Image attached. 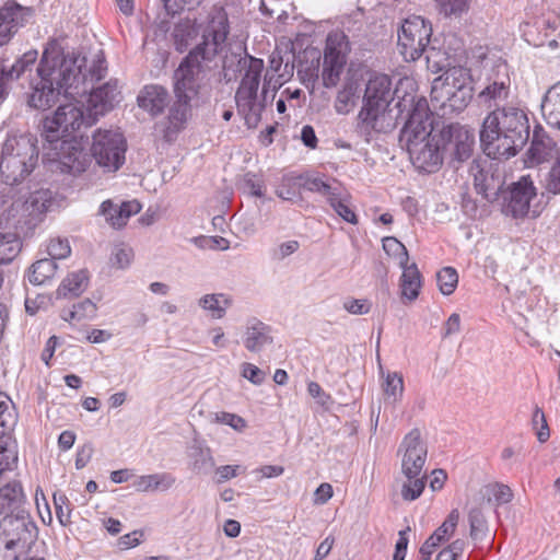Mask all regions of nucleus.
I'll return each mask as SVG.
<instances>
[{
	"mask_svg": "<svg viewBox=\"0 0 560 560\" xmlns=\"http://www.w3.org/2000/svg\"><path fill=\"white\" fill-rule=\"evenodd\" d=\"M229 34L226 14L222 9L213 10L203 30V42L189 50L173 73L174 101L171 103L168 90L160 84H147L139 92L138 106L150 116L158 117L168 107L162 122L164 141H175L186 128L192 102L200 94L202 74L217 67V57L223 51Z\"/></svg>",
	"mask_w": 560,
	"mask_h": 560,
	"instance_id": "obj_1",
	"label": "nucleus"
},
{
	"mask_svg": "<svg viewBox=\"0 0 560 560\" xmlns=\"http://www.w3.org/2000/svg\"><path fill=\"white\" fill-rule=\"evenodd\" d=\"M399 141L405 143L412 165L420 173L431 174L441 168L446 153L457 162L467 161L472 153L475 137L458 122L438 129L428 101L420 97L412 104Z\"/></svg>",
	"mask_w": 560,
	"mask_h": 560,
	"instance_id": "obj_2",
	"label": "nucleus"
},
{
	"mask_svg": "<svg viewBox=\"0 0 560 560\" xmlns=\"http://www.w3.org/2000/svg\"><path fill=\"white\" fill-rule=\"evenodd\" d=\"M80 62L74 58H60L59 54L50 56L45 49L37 66V79L31 82L27 105L34 109L51 108L61 95L79 94L83 80Z\"/></svg>",
	"mask_w": 560,
	"mask_h": 560,
	"instance_id": "obj_3",
	"label": "nucleus"
},
{
	"mask_svg": "<svg viewBox=\"0 0 560 560\" xmlns=\"http://www.w3.org/2000/svg\"><path fill=\"white\" fill-rule=\"evenodd\" d=\"M394 98L392 79L387 74L372 75L366 85L362 107L358 114V131L366 139L372 132H381L380 120Z\"/></svg>",
	"mask_w": 560,
	"mask_h": 560,
	"instance_id": "obj_4",
	"label": "nucleus"
},
{
	"mask_svg": "<svg viewBox=\"0 0 560 560\" xmlns=\"http://www.w3.org/2000/svg\"><path fill=\"white\" fill-rule=\"evenodd\" d=\"M401 457V471L407 478L401 490H424L427 486V475L422 474L427 460V444L421 439V432L415 428L408 432L397 451Z\"/></svg>",
	"mask_w": 560,
	"mask_h": 560,
	"instance_id": "obj_5",
	"label": "nucleus"
},
{
	"mask_svg": "<svg viewBox=\"0 0 560 560\" xmlns=\"http://www.w3.org/2000/svg\"><path fill=\"white\" fill-rule=\"evenodd\" d=\"M397 35L399 52L406 61H416L424 55L427 62H431L435 47L430 46L432 25L428 20L419 15L405 19Z\"/></svg>",
	"mask_w": 560,
	"mask_h": 560,
	"instance_id": "obj_6",
	"label": "nucleus"
},
{
	"mask_svg": "<svg viewBox=\"0 0 560 560\" xmlns=\"http://www.w3.org/2000/svg\"><path fill=\"white\" fill-rule=\"evenodd\" d=\"M501 120H495V126H503V137L501 138V148L505 159L515 156L528 142L530 126L528 115L525 109L514 105L498 107Z\"/></svg>",
	"mask_w": 560,
	"mask_h": 560,
	"instance_id": "obj_7",
	"label": "nucleus"
},
{
	"mask_svg": "<svg viewBox=\"0 0 560 560\" xmlns=\"http://www.w3.org/2000/svg\"><path fill=\"white\" fill-rule=\"evenodd\" d=\"M127 140L115 130L97 129L92 136L91 159L104 173L117 172L126 162Z\"/></svg>",
	"mask_w": 560,
	"mask_h": 560,
	"instance_id": "obj_8",
	"label": "nucleus"
},
{
	"mask_svg": "<svg viewBox=\"0 0 560 560\" xmlns=\"http://www.w3.org/2000/svg\"><path fill=\"white\" fill-rule=\"evenodd\" d=\"M32 164L37 158L36 147L26 137L7 139L0 154V175L5 184H18L19 177L30 173L25 156Z\"/></svg>",
	"mask_w": 560,
	"mask_h": 560,
	"instance_id": "obj_9",
	"label": "nucleus"
},
{
	"mask_svg": "<svg viewBox=\"0 0 560 560\" xmlns=\"http://www.w3.org/2000/svg\"><path fill=\"white\" fill-rule=\"evenodd\" d=\"M347 37L342 33H330L324 49L322 82L324 88H336L347 62Z\"/></svg>",
	"mask_w": 560,
	"mask_h": 560,
	"instance_id": "obj_10",
	"label": "nucleus"
},
{
	"mask_svg": "<svg viewBox=\"0 0 560 560\" xmlns=\"http://www.w3.org/2000/svg\"><path fill=\"white\" fill-rule=\"evenodd\" d=\"M88 137L73 135L62 139L57 149V163L61 173L78 176L84 173L90 166L92 159L86 151Z\"/></svg>",
	"mask_w": 560,
	"mask_h": 560,
	"instance_id": "obj_11",
	"label": "nucleus"
},
{
	"mask_svg": "<svg viewBox=\"0 0 560 560\" xmlns=\"http://www.w3.org/2000/svg\"><path fill=\"white\" fill-rule=\"evenodd\" d=\"M537 196V188L529 175L521 176L512 183L508 190L502 191L501 211L513 219L528 215L530 201Z\"/></svg>",
	"mask_w": 560,
	"mask_h": 560,
	"instance_id": "obj_12",
	"label": "nucleus"
},
{
	"mask_svg": "<svg viewBox=\"0 0 560 560\" xmlns=\"http://www.w3.org/2000/svg\"><path fill=\"white\" fill-rule=\"evenodd\" d=\"M492 71L493 74L487 78L486 86L478 93L479 103L489 108L505 101L511 86L509 66L504 60L498 59Z\"/></svg>",
	"mask_w": 560,
	"mask_h": 560,
	"instance_id": "obj_13",
	"label": "nucleus"
},
{
	"mask_svg": "<svg viewBox=\"0 0 560 560\" xmlns=\"http://www.w3.org/2000/svg\"><path fill=\"white\" fill-rule=\"evenodd\" d=\"M32 15V8L24 7L14 0L7 1L0 8V47L10 43Z\"/></svg>",
	"mask_w": 560,
	"mask_h": 560,
	"instance_id": "obj_14",
	"label": "nucleus"
},
{
	"mask_svg": "<svg viewBox=\"0 0 560 560\" xmlns=\"http://www.w3.org/2000/svg\"><path fill=\"white\" fill-rule=\"evenodd\" d=\"M52 201V191L48 188L35 189L28 194L21 205V217L28 230L35 229L42 222Z\"/></svg>",
	"mask_w": 560,
	"mask_h": 560,
	"instance_id": "obj_15",
	"label": "nucleus"
},
{
	"mask_svg": "<svg viewBox=\"0 0 560 560\" xmlns=\"http://www.w3.org/2000/svg\"><path fill=\"white\" fill-rule=\"evenodd\" d=\"M495 120H501L498 107L485 117L479 138L485 154L492 160H501L505 159V154L497 145L502 144L501 138L503 137L504 129L501 124L495 126Z\"/></svg>",
	"mask_w": 560,
	"mask_h": 560,
	"instance_id": "obj_16",
	"label": "nucleus"
},
{
	"mask_svg": "<svg viewBox=\"0 0 560 560\" xmlns=\"http://www.w3.org/2000/svg\"><path fill=\"white\" fill-rule=\"evenodd\" d=\"M60 58H74L80 62V72L82 73L83 80L79 85V94H84L89 91V84L101 81L107 74V62L103 50H98L91 65L88 67L86 58L74 52L65 55L62 51L58 52Z\"/></svg>",
	"mask_w": 560,
	"mask_h": 560,
	"instance_id": "obj_17",
	"label": "nucleus"
},
{
	"mask_svg": "<svg viewBox=\"0 0 560 560\" xmlns=\"http://www.w3.org/2000/svg\"><path fill=\"white\" fill-rule=\"evenodd\" d=\"M120 101V92L118 91L117 81L109 80L103 85L93 89L88 97V110L98 116L105 115L112 110Z\"/></svg>",
	"mask_w": 560,
	"mask_h": 560,
	"instance_id": "obj_18",
	"label": "nucleus"
},
{
	"mask_svg": "<svg viewBox=\"0 0 560 560\" xmlns=\"http://www.w3.org/2000/svg\"><path fill=\"white\" fill-rule=\"evenodd\" d=\"M215 9H222L224 11V13L226 14L228 22L230 23L225 9L220 5H213L211 8V10L209 11V13L207 15L206 22L203 24H201L200 26L197 25L196 19L186 18V19L180 20L178 23L175 24L174 31H173L174 45H175V49L177 51H179V52L186 51L188 49V47L192 44V42L197 38L199 32H201V42L200 43L203 42V30L206 28V26L209 22L211 13Z\"/></svg>",
	"mask_w": 560,
	"mask_h": 560,
	"instance_id": "obj_19",
	"label": "nucleus"
},
{
	"mask_svg": "<svg viewBox=\"0 0 560 560\" xmlns=\"http://www.w3.org/2000/svg\"><path fill=\"white\" fill-rule=\"evenodd\" d=\"M257 93L258 90L244 86H238L235 92L237 112L244 117L245 125L248 128H253L258 125L261 119V113L265 108V104L257 101Z\"/></svg>",
	"mask_w": 560,
	"mask_h": 560,
	"instance_id": "obj_20",
	"label": "nucleus"
},
{
	"mask_svg": "<svg viewBox=\"0 0 560 560\" xmlns=\"http://www.w3.org/2000/svg\"><path fill=\"white\" fill-rule=\"evenodd\" d=\"M57 116L60 117L63 124V132H67L70 138L73 135H81L82 127H91L96 122L95 115L90 110H84L82 107L74 104H63L57 108Z\"/></svg>",
	"mask_w": 560,
	"mask_h": 560,
	"instance_id": "obj_21",
	"label": "nucleus"
},
{
	"mask_svg": "<svg viewBox=\"0 0 560 560\" xmlns=\"http://www.w3.org/2000/svg\"><path fill=\"white\" fill-rule=\"evenodd\" d=\"M32 528H35V524L31 521L24 505L19 506L14 514L11 513L3 516L0 522V529L11 537L15 544L22 539L25 540L26 534H30Z\"/></svg>",
	"mask_w": 560,
	"mask_h": 560,
	"instance_id": "obj_22",
	"label": "nucleus"
},
{
	"mask_svg": "<svg viewBox=\"0 0 560 560\" xmlns=\"http://www.w3.org/2000/svg\"><path fill=\"white\" fill-rule=\"evenodd\" d=\"M141 208L137 200L124 201L120 206H117L108 199L101 203L100 213L113 228L120 229L127 224L130 217L139 213Z\"/></svg>",
	"mask_w": 560,
	"mask_h": 560,
	"instance_id": "obj_23",
	"label": "nucleus"
},
{
	"mask_svg": "<svg viewBox=\"0 0 560 560\" xmlns=\"http://www.w3.org/2000/svg\"><path fill=\"white\" fill-rule=\"evenodd\" d=\"M273 342L272 328L257 318L247 320L243 336L244 347L250 352H260Z\"/></svg>",
	"mask_w": 560,
	"mask_h": 560,
	"instance_id": "obj_24",
	"label": "nucleus"
},
{
	"mask_svg": "<svg viewBox=\"0 0 560 560\" xmlns=\"http://www.w3.org/2000/svg\"><path fill=\"white\" fill-rule=\"evenodd\" d=\"M558 18L539 16L533 22H526L523 26L524 39L534 47H541L546 44L549 34L558 28Z\"/></svg>",
	"mask_w": 560,
	"mask_h": 560,
	"instance_id": "obj_25",
	"label": "nucleus"
},
{
	"mask_svg": "<svg viewBox=\"0 0 560 560\" xmlns=\"http://www.w3.org/2000/svg\"><path fill=\"white\" fill-rule=\"evenodd\" d=\"M503 185L504 183L500 176L483 168L478 170L474 175L476 192L489 202H493L498 199L500 194L502 195Z\"/></svg>",
	"mask_w": 560,
	"mask_h": 560,
	"instance_id": "obj_26",
	"label": "nucleus"
},
{
	"mask_svg": "<svg viewBox=\"0 0 560 560\" xmlns=\"http://www.w3.org/2000/svg\"><path fill=\"white\" fill-rule=\"evenodd\" d=\"M325 176H311L307 174H300L295 176L294 185H300L301 189L310 192H317L326 198L328 201L330 197L337 195V190L340 189L341 184L331 179V183L324 179Z\"/></svg>",
	"mask_w": 560,
	"mask_h": 560,
	"instance_id": "obj_27",
	"label": "nucleus"
},
{
	"mask_svg": "<svg viewBox=\"0 0 560 560\" xmlns=\"http://www.w3.org/2000/svg\"><path fill=\"white\" fill-rule=\"evenodd\" d=\"M460 86L462 89L457 90L447 88L444 93H439L440 102H435L433 105L444 109L450 108L451 112L459 113L463 110L472 98V86Z\"/></svg>",
	"mask_w": 560,
	"mask_h": 560,
	"instance_id": "obj_28",
	"label": "nucleus"
},
{
	"mask_svg": "<svg viewBox=\"0 0 560 560\" xmlns=\"http://www.w3.org/2000/svg\"><path fill=\"white\" fill-rule=\"evenodd\" d=\"M89 285V271L81 269L69 273L59 284L56 294L58 299L77 298L81 295Z\"/></svg>",
	"mask_w": 560,
	"mask_h": 560,
	"instance_id": "obj_29",
	"label": "nucleus"
},
{
	"mask_svg": "<svg viewBox=\"0 0 560 560\" xmlns=\"http://www.w3.org/2000/svg\"><path fill=\"white\" fill-rule=\"evenodd\" d=\"M305 52L298 66V77L301 83L307 89H314L319 79L320 56L318 52Z\"/></svg>",
	"mask_w": 560,
	"mask_h": 560,
	"instance_id": "obj_30",
	"label": "nucleus"
},
{
	"mask_svg": "<svg viewBox=\"0 0 560 560\" xmlns=\"http://www.w3.org/2000/svg\"><path fill=\"white\" fill-rule=\"evenodd\" d=\"M400 267L402 268L400 278L401 296L408 301H415L419 296L422 285L421 273L415 262Z\"/></svg>",
	"mask_w": 560,
	"mask_h": 560,
	"instance_id": "obj_31",
	"label": "nucleus"
},
{
	"mask_svg": "<svg viewBox=\"0 0 560 560\" xmlns=\"http://www.w3.org/2000/svg\"><path fill=\"white\" fill-rule=\"evenodd\" d=\"M471 86V77L467 69L464 68H454L452 69L445 81L442 83L441 88H438L436 84L432 86L431 90V102L432 103H439L440 96H438L439 93H444L447 91V88L451 89H462V86Z\"/></svg>",
	"mask_w": 560,
	"mask_h": 560,
	"instance_id": "obj_32",
	"label": "nucleus"
},
{
	"mask_svg": "<svg viewBox=\"0 0 560 560\" xmlns=\"http://www.w3.org/2000/svg\"><path fill=\"white\" fill-rule=\"evenodd\" d=\"M238 62L243 63L245 69L244 75L238 86L253 88L254 90H258L261 73L265 68L264 60L246 54L245 57L241 58Z\"/></svg>",
	"mask_w": 560,
	"mask_h": 560,
	"instance_id": "obj_33",
	"label": "nucleus"
},
{
	"mask_svg": "<svg viewBox=\"0 0 560 560\" xmlns=\"http://www.w3.org/2000/svg\"><path fill=\"white\" fill-rule=\"evenodd\" d=\"M336 192L337 195L330 197L327 202L343 221L353 225L358 224L359 219L351 203V196L342 186Z\"/></svg>",
	"mask_w": 560,
	"mask_h": 560,
	"instance_id": "obj_34",
	"label": "nucleus"
},
{
	"mask_svg": "<svg viewBox=\"0 0 560 560\" xmlns=\"http://www.w3.org/2000/svg\"><path fill=\"white\" fill-rule=\"evenodd\" d=\"M57 268L58 266L52 259H38L30 267L27 279L34 285L45 284L55 277Z\"/></svg>",
	"mask_w": 560,
	"mask_h": 560,
	"instance_id": "obj_35",
	"label": "nucleus"
},
{
	"mask_svg": "<svg viewBox=\"0 0 560 560\" xmlns=\"http://www.w3.org/2000/svg\"><path fill=\"white\" fill-rule=\"evenodd\" d=\"M38 57V52L35 49L27 50L22 56H20L10 67L5 65H1V70H4V73L9 80L12 82L20 79L27 71H32L33 66L35 65Z\"/></svg>",
	"mask_w": 560,
	"mask_h": 560,
	"instance_id": "obj_36",
	"label": "nucleus"
},
{
	"mask_svg": "<svg viewBox=\"0 0 560 560\" xmlns=\"http://www.w3.org/2000/svg\"><path fill=\"white\" fill-rule=\"evenodd\" d=\"M232 304V299L223 293L206 294L199 300V306L211 313L213 318L220 319L225 316L226 308Z\"/></svg>",
	"mask_w": 560,
	"mask_h": 560,
	"instance_id": "obj_37",
	"label": "nucleus"
},
{
	"mask_svg": "<svg viewBox=\"0 0 560 560\" xmlns=\"http://www.w3.org/2000/svg\"><path fill=\"white\" fill-rule=\"evenodd\" d=\"M174 481L172 475L163 472L140 476L133 480L131 486L136 487L137 490H158L159 488L167 490L173 487Z\"/></svg>",
	"mask_w": 560,
	"mask_h": 560,
	"instance_id": "obj_38",
	"label": "nucleus"
},
{
	"mask_svg": "<svg viewBox=\"0 0 560 560\" xmlns=\"http://www.w3.org/2000/svg\"><path fill=\"white\" fill-rule=\"evenodd\" d=\"M46 493L50 494L54 501L56 515L61 525L66 526L70 523L71 503L66 495V492H35V499L38 500V494L46 501Z\"/></svg>",
	"mask_w": 560,
	"mask_h": 560,
	"instance_id": "obj_39",
	"label": "nucleus"
},
{
	"mask_svg": "<svg viewBox=\"0 0 560 560\" xmlns=\"http://www.w3.org/2000/svg\"><path fill=\"white\" fill-rule=\"evenodd\" d=\"M61 118L57 116V110L52 117H46L42 124V136L50 144L61 142L62 139H68L67 132H63V124Z\"/></svg>",
	"mask_w": 560,
	"mask_h": 560,
	"instance_id": "obj_40",
	"label": "nucleus"
},
{
	"mask_svg": "<svg viewBox=\"0 0 560 560\" xmlns=\"http://www.w3.org/2000/svg\"><path fill=\"white\" fill-rule=\"evenodd\" d=\"M12 474L9 451L0 445V490H23L20 480H11Z\"/></svg>",
	"mask_w": 560,
	"mask_h": 560,
	"instance_id": "obj_41",
	"label": "nucleus"
},
{
	"mask_svg": "<svg viewBox=\"0 0 560 560\" xmlns=\"http://www.w3.org/2000/svg\"><path fill=\"white\" fill-rule=\"evenodd\" d=\"M190 464L198 474H210L214 469V460L209 448L192 447L190 453Z\"/></svg>",
	"mask_w": 560,
	"mask_h": 560,
	"instance_id": "obj_42",
	"label": "nucleus"
},
{
	"mask_svg": "<svg viewBox=\"0 0 560 560\" xmlns=\"http://www.w3.org/2000/svg\"><path fill=\"white\" fill-rule=\"evenodd\" d=\"M21 250V241L16 234L0 233V265L11 262Z\"/></svg>",
	"mask_w": 560,
	"mask_h": 560,
	"instance_id": "obj_43",
	"label": "nucleus"
},
{
	"mask_svg": "<svg viewBox=\"0 0 560 560\" xmlns=\"http://www.w3.org/2000/svg\"><path fill=\"white\" fill-rule=\"evenodd\" d=\"M383 390L393 404L399 401L404 394L402 375L398 372H388L383 383Z\"/></svg>",
	"mask_w": 560,
	"mask_h": 560,
	"instance_id": "obj_44",
	"label": "nucleus"
},
{
	"mask_svg": "<svg viewBox=\"0 0 560 560\" xmlns=\"http://www.w3.org/2000/svg\"><path fill=\"white\" fill-rule=\"evenodd\" d=\"M542 187L541 197H545V195H560V151L542 180Z\"/></svg>",
	"mask_w": 560,
	"mask_h": 560,
	"instance_id": "obj_45",
	"label": "nucleus"
},
{
	"mask_svg": "<svg viewBox=\"0 0 560 560\" xmlns=\"http://www.w3.org/2000/svg\"><path fill=\"white\" fill-rule=\"evenodd\" d=\"M436 282L443 295H451L457 288L458 273L454 267H443L436 273Z\"/></svg>",
	"mask_w": 560,
	"mask_h": 560,
	"instance_id": "obj_46",
	"label": "nucleus"
},
{
	"mask_svg": "<svg viewBox=\"0 0 560 560\" xmlns=\"http://www.w3.org/2000/svg\"><path fill=\"white\" fill-rule=\"evenodd\" d=\"M383 249L388 256L398 259L399 266L408 264L409 255L405 245L394 236H385L382 240Z\"/></svg>",
	"mask_w": 560,
	"mask_h": 560,
	"instance_id": "obj_47",
	"label": "nucleus"
},
{
	"mask_svg": "<svg viewBox=\"0 0 560 560\" xmlns=\"http://www.w3.org/2000/svg\"><path fill=\"white\" fill-rule=\"evenodd\" d=\"M532 427L536 431L537 440L540 443H545L549 440L550 429L548 427L545 412L538 405H535L533 410Z\"/></svg>",
	"mask_w": 560,
	"mask_h": 560,
	"instance_id": "obj_48",
	"label": "nucleus"
},
{
	"mask_svg": "<svg viewBox=\"0 0 560 560\" xmlns=\"http://www.w3.org/2000/svg\"><path fill=\"white\" fill-rule=\"evenodd\" d=\"M439 12L445 16L460 18L469 9V0H435Z\"/></svg>",
	"mask_w": 560,
	"mask_h": 560,
	"instance_id": "obj_49",
	"label": "nucleus"
},
{
	"mask_svg": "<svg viewBox=\"0 0 560 560\" xmlns=\"http://www.w3.org/2000/svg\"><path fill=\"white\" fill-rule=\"evenodd\" d=\"M470 525V537L474 540H481L486 536L487 523L479 508H472L468 514Z\"/></svg>",
	"mask_w": 560,
	"mask_h": 560,
	"instance_id": "obj_50",
	"label": "nucleus"
},
{
	"mask_svg": "<svg viewBox=\"0 0 560 560\" xmlns=\"http://www.w3.org/2000/svg\"><path fill=\"white\" fill-rule=\"evenodd\" d=\"M22 505H24V492H0V515L14 514V511Z\"/></svg>",
	"mask_w": 560,
	"mask_h": 560,
	"instance_id": "obj_51",
	"label": "nucleus"
},
{
	"mask_svg": "<svg viewBox=\"0 0 560 560\" xmlns=\"http://www.w3.org/2000/svg\"><path fill=\"white\" fill-rule=\"evenodd\" d=\"M46 252L48 258L56 261L57 259H65L71 253V247L67 238H51L47 245Z\"/></svg>",
	"mask_w": 560,
	"mask_h": 560,
	"instance_id": "obj_52",
	"label": "nucleus"
},
{
	"mask_svg": "<svg viewBox=\"0 0 560 560\" xmlns=\"http://www.w3.org/2000/svg\"><path fill=\"white\" fill-rule=\"evenodd\" d=\"M190 242L200 249H218V245L220 243H224L222 249L225 250L229 248V241L221 236H206L200 235L190 238Z\"/></svg>",
	"mask_w": 560,
	"mask_h": 560,
	"instance_id": "obj_53",
	"label": "nucleus"
},
{
	"mask_svg": "<svg viewBox=\"0 0 560 560\" xmlns=\"http://www.w3.org/2000/svg\"><path fill=\"white\" fill-rule=\"evenodd\" d=\"M295 176H288L283 178L282 185L277 190L278 197L283 200H293L300 195L301 186L294 185Z\"/></svg>",
	"mask_w": 560,
	"mask_h": 560,
	"instance_id": "obj_54",
	"label": "nucleus"
},
{
	"mask_svg": "<svg viewBox=\"0 0 560 560\" xmlns=\"http://www.w3.org/2000/svg\"><path fill=\"white\" fill-rule=\"evenodd\" d=\"M133 257V252L130 247L121 245L115 247L112 254V264L120 269L127 268Z\"/></svg>",
	"mask_w": 560,
	"mask_h": 560,
	"instance_id": "obj_55",
	"label": "nucleus"
},
{
	"mask_svg": "<svg viewBox=\"0 0 560 560\" xmlns=\"http://www.w3.org/2000/svg\"><path fill=\"white\" fill-rule=\"evenodd\" d=\"M244 186L252 196L261 198L265 195L264 180L254 173L248 172L244 175Z\"/></svg>",
	"mask_w": 560,
	"mask_h": 560,
	"instance_id": "obj_56",
	"label": "nucleus"
},
{
	"mask_svg": "<svg viewBox=\"0 0 560 560\" xmlns=\"http://www.w3.org/2000/svg\"><path fill=\"white\" fill-rule=\"evenodd\" d=\"M547 154V147L542 141L538 140V131L534 130L533 140L528 150L530 161L541 163Z\"/></svg>",
	"mask_w": 560,
	"mask_h": 560,
	"instance_id": "obj_57",
	"label": "nucleus"
},
{
	"mask_svg": "<svg viewBox=\"0 0 560 560\" xmlns=\"http://www.w3.org/2000/svg\"><path fill=\"white\" fill-rule=\"evenodd\" d=\"M242 376L254 385H261L265 382L266 373L253 363L242 364Z\"/></svg>",
	"mask_w": 560,
	"mask_h": 560,
	"instance_id": "obj_58",
	"label": "nucleus"
},
{
	"mask_svg": "<svg viewBox=\"0 0 560 560\" xmlns=\"http://www.w3.org/2000/svg\"><path fill=\"white\" fill-rule=\"evenodd\" d=\"M480 498L477 500L481 502L482 505L487 504L490 508H497L501 504L509 503L513 499V492H493L492 495H485L482 492H479Z\"/></svg>",
	"mask_w": 560,
	"mask_h": 560,
	"instance_id": "obj_59",
	"label": "nucleus"
},
{
	"mask_svg": "<svg viewBox=\"0 0 560 560\" xmlns=\"http://www.w3.org/2000/svg\"><path fill=\"white\" fill-rule=\"evenodd\" d=\"M343 308L353 315H365L371 311V303L366 299H347Z\"/></svg>",
	"mask_w": 560,
	"mask_h": 560,
	"instance_id": "obj_60",
	"label": "nucleus"
},
{
	"mask_svg": "<svg viewBox=\"0 0 560 560\" xmlns=\"http://www.w3.org/2000/svg\"><path fill=\"white\" fill-rule=\"evenodd\" d=\"M15 546L13 539L0 529V560H15Z\"/></svg>",
	"mask_w": 560,
	"mask_h": 560,
	"instance_id": "obj_61",
	"label": "nucleus"
},
{
	"mask_svg": "<svg viewBox=\"0 0 560 560\" xmlns=\"http://www.w3.org/2000/svg\"><path fill=\"white\" fill-rule=\"evenodd\" d=\"M0 424L7 429H13L16 422L15 416L10 410L7 397L2 393H0Z\"/></svg>",
	"mask_w": 560,
	"mask_h": 560,
	"instance_id": "obj_62",
	"label": "nucleus"
},
{
	"mask_svg": "<svg viewBox=\"0 0 560 560\" xmlns=\"http://www.w3.org/2000/svg\"><path fill=\"white\" fill-rule=\"evenodd\" d=\"M244 468L240 465H224L214 469L215 479L218 482H224L238 476Z\"/></svg>",
	"mask_w": 560,
	"mask_h": 560,
	"instance_id": "obj_63",
	"label": "nucleus"
},
{
	"mask_svg": "<svg viewBox=\"0 0 560 560\" xmlns=\"http://www.w3.org/2000/svg\"><path fill=\"white\" fill-rule=\"evenodd\" d=\"M549 106H553L557 114L560 115V82L555 84L549 91L542 104V110H547Z\"/></svg>",
	"mask_w": 560,
	"mask_h": 560,
	"instance_id": "obj_64",
	"label": "nucleus"
}]
</instances>
